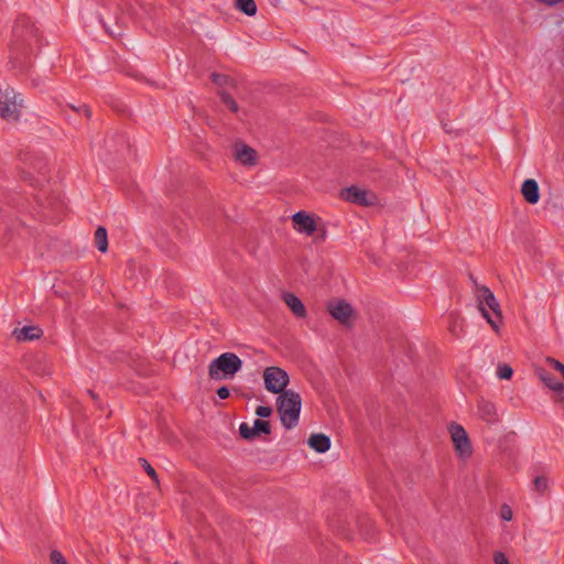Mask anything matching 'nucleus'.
<instances>
[{
	"label": "nucleus",
	"instance_id": "32",
	"mask_svg": "<svg viewBox=\"0 0 564 564\" xmlns=\"http://www.w3.org/2000/svg\"><path fill=\"white\" fill-rule=\"evenodd\" d=\"M495 564H510L509 560L502 552H496L494 554Z\"/></svg>",
	"mask_w": 564,
	"mask_h": 564
},
{
	"label": "nucleus",
	"instance_id": "4",
	"mask_svg": "<svg viewBox=\"0 0 564 564\" xmlns=\"http://www.w3.org/2000/svg\"><path fill=\"white\" fill-rule=\"evenodd\" d=\"M242 368V360L234 352H224L214 359L208 367L212 379L234 378Z\"/></svg>",
	"mask_w": 564,
	"mask_h": 564
},
{
	"label": "nucleus",
	"instance_id": "17",
	"mask_svg": "<svg viewBox=\"0 0 564 564\" xmlns=\"http://www.w3.org/2000/svg\"><path fill=\"white\" fill-rule=\"evenodd\" d=\"M448 318H449L448 330L455 337H459L460 334L463 333V327H464L463 318L458 314H455V313L449 314Z\"/></svg>",
	"mask_w": 564,
	"mask_h": 564
},
{
	"label": "nucleus",
	"instance_id": "14",
	"mask_svg": "<svg viewBox=\"0 0 564 564\" xmlns=\"http://www.w3.org/2000/svg\"><path fill=\"white\" fill-rule=\"evenodd\" d=\"M521 193L529 204H536L540 199L539 185L536 181L528 178L521 186Z\"/></svg>",
	"mask_w": 564,
	"mask_h": 564
},
{
	"label": "nucleus",
	"instance_id": "24",
	"mask_svg": "<svg viewBox=\"0 0 564 564\" xmlns=\"http://www.w3.org/2000/svg\"><path fill=\"white\" fill-rule=\"evenodd\" d=\"M220 99L232 112L238 111V105L229 94L220 93Z\"/></svg>",
	"mask_w": 564,
	"mask_h": 564
},
{
	"label": "nucleus",
	"instance_id": "9",
	"mask_svg": "<svg viewBox=\"0 0 564 564\" xmlns=\"http://www.w3.org/2000/svg\"><path fill=\"white\" fill-rule=\"evenodd\" d=\"M328 312L341 324H348L352 316L351 306L343 300H335L329 302Z\"/></svg>",
	"mask_w": 564,
	"mask_h": 564
},
{
	"label": "nucleus",
	"instance_id": "12",
	"mask_svg": "<svg viewBox=\"0 0 564 564\" xmlns=\"http://www.w3.org/2000/svg\"><path fill=\"white\" fill-rule=\"evenodd\" d=\"M477 416L487 424H495L499 421L496 405L485 399L477 401Z\"/></svg>",
	"mask_w": 564,
	"mask_h": 564
},
{
	"label": "nucleus",
	"instance_id": "7",
	"mask_svg": "<svg viewBox=\"0 0 564 564\" xmlns=\"http://www.w3.org/2000/svg\"><path fill=\"white\" fill-rule=\"evenodd\" d=\"M234 161L247 169L254 167L259 163V153L243 141H236L231 147Z\"/></svg>",
	"mask_w": 564,
	"mask_h": 564
},
{
	"label": "nucleus",
	"instance_id": "34",
	"mask_svg": "<svg viewBox=\"0 0 564 564\" xmlns=\"http://www.w3.org/2000/svg\"><path fill=\"white\" fill-rule=\"evenodd\" d=\"M213 82L217 85H223L227 82V77L219 74H213Z\"/></svg>",
	"mask_w": 564,
	"mask_h": 564
},
{
	"label": "nucleus",
	"instance_id": "25",
	"mask_svg": "<svg viewBox=\"0 0 564 564\" xmlns=\"http://www.w3.org/2000/svg\"><path fill=\"white\" fill-rule=\"evenodd\" d=\"M240 435L246 440H251L257 436V433L252 431V425L248 423H241L239 427Z\"/></svg>",
	"mask_w": 564,
	"mask_h": 564
},
{
	"label": "nucleus",
	"instance_id": "26",
	"mask_svg": "<svg viewBox=\"0 0 564 564\" xmlns=\"http://www.w3.org/2000/svg\"><path fill=\"white\" fill-rule=\"evenodd\" d=\"M140 463L142 465V467L144 468L145 473L151 477V479L155 484H159L158 474H156L155 469L149 464V462L144 458H140Z\"/></svg>",
	"mask_w": 564,
	"mask_h": 564
},
{
	"label": "nucleus",
	"instance_id": "19",
	"mask_svg": "<svg viewBox=\"0 0 564 564\" xmlns=\"http://www.w3.org/2000/svg\"><path fill=\"white\" fill-rule=\"evenodd\" d=\"M237 8L250 17L257 12V4L253 0H237Z\"/></svg>",
	"mask_w": 564,
	"mask_h": 564
},
{
	"label": "nucleus",
	"instance_id": "22",
	"mask_svg": "<svg viewBox=\"0 0 564 564\" xmlns=\"http://www.w3.org/2000/svg\"><path fill=\"white\" fill-rule=\"evenodd\" d=\"M252 431L260 435L261 433L269 434L270 433V424L268 421L257 419L253 422Z\"/></svg>",
	"mask_w": 564,
	"mask_h": 564
},
{
	"label": "nucleus",
	"instance_id": "10",
	"mask_svg": "<svg viewBox=\"0 0 564 564\" xmlns=\"http://www.w3.org/2000/svg\"><path fill=\"white\" fill-rule=\"evenodd\" d=\"M21 102L17 100V96H10L9 93L0 99V116L7 120H17L19 118V108Z\"/></svg>",
	"mask_w": 564,
	"mask_h": 564
},
{
	"label": "nucleus",
	"instance_id": "23",
	"mask_svg": "<svg viewBox=\"0 0 564 564\" xmlns=\"http://www.w3.org/2000/svg\"><path fill=\"white\" fill-rule=\"evenodd\" d=\"M512 373H513L512 368L507 364L499 365L497 368V376L500 379L508 380L512 377Z\"/></svg>",
	"mask_w": 564,
	"mask_h": 564
},
{
	"label": "nucleus",
	"instance_id": "35",
	"mask_svg": "<svg viewBox=\"0 0 564 564\" xmlns=\"http://www.w3.org/2000/svg\"><path fill=\"white\" fill-rule=\"evenodd\" d=\"M77 111H79V112H82V111H83V112H84V115H85L87 118H89V117H90V110H89V108H88V107H86V106H83V107H82L80 109H78Z\"/></svg>",
	"mask_w": 564,
	"mask_h": 564
},
{
	"label": "nucleus",
	"instance_id": "20",
	"mask_svg": "<svg viewBox=\"0 0 564 564\" xmlns=\"http://www.w3.org/2000/svg\"><path fill=\"white\" fill-rule=\"evenodd\" d=\"M533 487L536 492H539L540 495H543L549 490L550 480L544 475L536 476L533 480Z\"/></svg>",
	"mask_w": 564,
	"mask_h": 564
},
{
	"label": "nucleus",
	"instance_id": "3",
	"mask_svg": "<svg viewBox=\"0 0 564 564\" xmlns=\"http://www.w3.org/2000/svg\"><path fill=\"white\" fill-rule=\"evenodd\" d=\"M302 400L297 392L286 390L279 395L276 408L284 427L293 429L299 423Z\"/></svg>",
	"mask_w": 564,
	"mask_h": 564
},
{
	"label": "nucleus",
	"instance_id": "29",
	"mask_svg": "<svg viewBox=\"0 0 564 564\" xmlns=\"http://www.w3.org/2000/svg\"><path fill=\"white\" fill-rule=\"evenodd\" d=\"M50 557L52 564H67L65 557L58 551H52Z\"/></svg>",
	"mask_w": 564,
	"mask_h": 564
},
{
	"label": "nucleus",
	"instance_id": "33",
	"mask_svg": "<svg viewBox=\"0 0 564 564\" xmlns=\"http://www.w3.org/2000/svg\"><path fill=\"white\" fill-rule=\"evenodd\" d=\"M217 395L220 399L225 400V399H227L230 395V391H229V389L227 387H221V388H219L217 390Z\"/></svg>",
	"mask_w": 564,
	"mask_h": 564
},
{
	"label": "nucleus",
	"instance_id": "2",
	"mask_svg": "<svg viewBox=\"0 0 564 564\" xmlns=\"http://www.w3.org/2000/svg\"><path fill=\"white\" fill-rule=\"evenodd\" d=\"M470 280L474 284V293L481 315L487 319L490 326L497 330L501 321L498 301L487 286L479 284L473 276H470Z\"/></svg>",
	"mask_w": 564,
	"mask_h": 564
},
{
	"label": "nucleus",
	"instance_id": "21",
	"mask_svg": "<svg viewBox=\"0 0 564 564\" xmlns=\"http://www.w3.org/2000/svg\"><path fill=\"white\" fill-rule=\"evenodd\" d=\"M540 380L553 391L554 384H561V381H557L551 373L542 370L539 372Z\"/></svg>",
	"mask_w": 564,
	"mask_h": 564
},
{
	"label": "nucleus",
	"instance_id": "30",
	"mask_svg": "<svg viewBox=\"0 0 564 564\" xmlns=\"http://www.w3.org/2000/svg\"><path fill=\"white\" fill-rule=\"evenodd\" d=\"M512 509L508 505H503L500 509V517L506 521H510L512 519Z\"/></svg>",
	"mask_w": 564,
	"mask_h": 564
},
{
	"label": "nucleus",
	"instance_id": "13",
	"mask_svg": "<svg viewBox=\"0 0 564 564\" xmlns=\"http://www.w3.org/2000/svg\"><path fill=\"white\" fill-rule=\"evenodd\" d=\"M283 301L285 305L290 308V311L297 318L306 317V308L303 302L293 293L286 292L283 294Z\"/></svg>",
	"mask_w": 564,
	"mask_h": 564
},
{
	"label": "nucleus",
	"instance_id": "11",
	"mask_svg": "<svg viewBox=\"0 0 564 564\" xmlns=\"http://www.w3.org/2000/svg\"><path fill=\"white\" fill-rule=\"evenodd\" d=\"M343 197L351 203L369 206L373 203L375 196L365 189H360L356 186H351L345 191H343Z\"/></svg>",
	"mask_w": 564,
	"mask_h": 564
},
{
	"label": "nucleus",
	"instance_id": "15",
	"mask_svg": "<svg viewBox=\"0 0 564 564\" xmlns=\"http://www.w3.org/2000/svg\"><path fill=\"white\" fill-rule=\"evenodd\" d=\"M308 445L317 453H325L330 447V440L324 434H313L308 438Z\"/></svg>",
	"mask_w": 564,
	"mask_h": 564
},
{
	"label": "nucleus",
	"instance_id": "27",
	"mask_svg": "<svg viewBox=\"0 0 564 564\" xmlns=\"http://www.w3.org/2000/svg\"><path fill=\"white\" fill-rule=\"evenodd\" d=\"M546 364L550 365L553 369H555L556 371H558L562 377L564 378V364H562L561 361H558L557 359L553 358V357H547L545 359Z\"/></svg>",
	"mask_w": 564,
	"mask_h": 564
},
{
	"label": "nucleus",
	"instance_id": "1",
	"mask_svg": "<svg viewBox=\"0 0 564 564\" xmlns=\"http://www.w3.org/2000/svg\"><path fill=\"white\" fill-rule=\"evenodd\" d=\"M12 33L13 40L10 48L12 58L18 59L20 56H26L40 44L39 30L26 17L17 20Z\"/></svg>",
	"mask_w": 564,
	"mask_h": 564
},
{
	"label": "nucleus",
	"instance_id": "5",
	"mask_svg": "<svg viewBox=\"0 0 564 564\" xmlns=\"http://www.w3.org/2000/svg\"><path fill=\"white\" fill-rule=\"evenodd\" d=\"M448 433L456 455L460 459H468L473 454V446L466 430L460 424L451 423L448 425Z\"/></svg>",
	"mask_w": 564,
	"mask_h": 564
},
{
	"label": "nucleus",
	"instance_id": "28",
	"mask_svg": "<svg viewBox=\"0 0 564 564\" xmlns=\"http://www.w3.org/2000/svg\"><path fill=\"white\" fill-rule=\"evenodd\" d=\"M553 392L555 393L554 401L564 403V383L554 384Z\"/></svg>",
	"mask_w": 564,
	"mask_h": 564
},
{
	"label": "nucleus",
	"instance_id": "18",
	"mask_svg": "<svg viewBox=\"0 0 564 564\" xmlns=\"http://www.w3.org/2000/svg\"><path fill=\"white\" fill-rule=\"evenodd\" d=\"M95 245L100 252H106L108 249L107 230L101 226L95 231Z\"/></svg>",
	"mask_w": 564,
	"mask_h": 564
},
{
	"label": "nucleus",
	"instance_id": "8",
	"mask_svg": "<svg viewBox=\"0 0 564 564\" xmlns=\"http://www.w3.org/2000/svg\"><path fill=\"white\" fill-rule=\"evenodd\" d=\"M293 229L306 236L314 235L321 225V218L305 210H300L292 216Z\"/></svg>",
	"mask_w": 564,
	"mask_h": 564
},
{
	"label": "nucleus",
	"instance_id": "16",
	"mask_svg": "<svg viewBox=\"0 0 564 564\" xmlns=\"http://www.w3.org/2000/svg\"><path fill=\"white\" fill-rule=\"evenodd\" d=\"M14 333L18 340H33L40 338L43 334L42 329L36 326H25Z\"/></svg>",
	"mask_w": 564,
	"mask_h": 564
},
{
	"label": "nucleus",
	"instance_id": "6",
	"mask_svg": "<svg viewBox=\"0 0 564 564\" xmlns=\"http://www.w3.org/2000/svg\"><path fill=\"white\" fill-rule=\"evenodd\" d=\"M264 388L274 394H282L290 382V377L280 367L271 366L263 371Z\"/></svg>",
	"mask_w": 564,
	"mask_h": 564
},
{
	"label": "nucleus",
	"instance_id": "31",
	"mask_svg": "<svg viewBox=\"0 0 564 564\" xmlns=\"http://www.w3.org/2000/svg\"><path fill=\"white\" fill-rule=\"evenodd\" d=\"M272 413V409L270 406H263V405H259L257 409H256V414L260 417H268L270 416Z\"/></svg>",
	"mask_w": 564,
	"mask_h": 564
}]
</instances>
